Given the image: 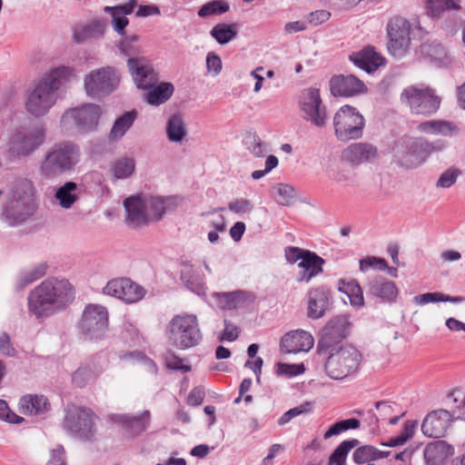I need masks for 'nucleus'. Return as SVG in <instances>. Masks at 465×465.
Segmentation results:
<instances>
[{"label":"nucleus","instance_id":"f257e3e1","mask_svg":"<svg viewBox=\"0 0 465 465\" xmlns=\"http://www.w3.org/2000/svg\"><path fill=\"white\" fill-rule=\"evenodd\" d=\"M75 77L74 70L70 66H58L45 74L30 92L25 107L34 116H43L54 105L58 90Z\"/></svg>","mask_w":465,"mask_h":465},{"label":"nucleus","instance_id":"f03ea898","mask_svg":"<svg viewBox=\"0 0 465 465\" xmlns=\"http://www.w3.org/2000/svg\"><path fill=\"white\" fill-rule=\"evenodd\" d=\"M73 299V286L67 280L47 278L30 292L28 307L39 318L49 315L54 308L64 306Z\"/></svg>","mask_w":465,"mask_h":465},{"label":"nucleus","instance_id":"7ed1b4c3","mask_svg":"<svg viewBox=\"0 0 465 465\" xmlns=\"http://www.w3.org/2000/svg\"><path fill=\"white\" fill-rule=\"evenodd\" d=\"M81 158L80 147L69 141L54 143L45 153L39 172L45 178H54L74 170Z\"/></svg>","mask_w":465,"mask_h":465},{"label":"nucleus","instance_id":"20e7f679","mask_svg":"<svg viewBox=\"0 0 465 465\" xmlns=\"http://www.w3.org/2000/svg\"><path fill=\"white\" fill-rule=\"evenodd\" d=\"M27 185H18L8 194L2 206L1 217L10 227L26 223L36 210V204Z\"/></svg>","mask_w":465,"mask_h":465},{"label":"nucleus","instance_id":"39448f33","mask_svg":"<svg viewBox=\"0 0 465 465\" xmlns=\"http://www.w3.org/2000/svg\"><path fill=\"white\" fill-rule=\"evenodd\" d=\"M134 6L135 1L128 0V2L124 5L104 7V12L112 16V24L114 31L122 36L118 48L121 54L127 57V60H142L145 58L142 55V48L137 44L139 40L138 35H127L124 32V28L129 23L126 15L134 12Z\"/></svg>","mask_w":465,"mask_h":465},{"label":"nucleus","instance_id":"423d86ee","mask_svg":"<svg viewBox=\"0 0 465 465\" xmlns=\"http://www.w3.org/2000/svg\"><path fill=\"white\" fill-rule=\"evenodd\" d=\"M361 361V354L355 347L341 345L331 351L325 362V371L330 378L343 380L358 371Z\"/></svg>","mask_w":465,"mask_h":465},{"label":"nucleus","instance_id":"0eeeda50","mask_svg":"<svg viewBox=\"0 0 465 465\" xmlns=\"http://www.w3.org/2000/svg\"><path fill=\"white\" fill-rule=\"evenodd\" d=\"M169 340L181 350L196 346L202 340L197 317L193 314L174 316L169 323Z\"/></svg>","mask_w":465,"mask_h":465},{"label":"nucleus","instance_id":"6e6552de","mask_svg":"<svg viewBox=\"0 0 465 465\" xmlns=\"http://www.w3.org/2000/svg\"><path fill=\"white\" fill-rule=\"evenodd\" d=\"M94 412L87 408L68 406L63 421V428L73 437L84 441H93L96 432Z\"/></svg>","mask_w":465,"mask_h":465},{"label":"nucleus","instance_id":"1a4fd4ad","mask_svg":"<svg viewBox=\"0 0 465 465\" xmlns=\"http://www.w3.org/2000/svg\"><path fill=\"white\" fill-rule=\"evenodd\" d=\"M364 126L363 115L349 104L341 106L334 114V133L339 141L348 142L361 138Z\"/></svg>","mask_w":465,"mask_h":465},{"label":"nucleus","instance_id":"9d476101","mask_svg":"<svg viewBox=\"0 0 465 465\" xmlns=\"http://www.w3.org/2000/svg\"><path fill=\"white\" fill-rule=\"evenodd\" d=\"M401 100L408 105L412 114L431 115L440 108L441 99L430 87L409 86L401 94Z\"/></svg>","mask_w":465,"mask_h":465},{"label":"nucleus","instance_id":"9b49d317","mask_svg":"<svg viewBox=\"0 0 465 465\" xmlns=\"http://www.w3.org/2000/svg\"><path fill=\"white\" fill-rule=\"evenodd\" d=\"M120 74L114 67L105 66L92 70L84 77V89L88 96L101 98L113 93L118 86Z\"/></svg>","mask_w":465,"mask_h":465},{"label":"nucleus","instance_id":"f8f14e48","mask_svg":"<svg viewBox=\"0 0 465 465\" xmlns=\"http://www.w3.org/2000/svg\"><path fill=\"white\" fill-rule=\"evenodd\" d=\"M102 109L94 104H85L66 110L61 118V124L68 128L74 126L80 134L96 130Z\"/></svg>","mask_w":465,"mask_h":465},{"label":"nucleus","instance_id":"ddd939ff","mask_svg":"<svg viewBox=\"0 0 465 465\" xmlns=\"http://www.w3.org/2000/svg\"><path fill=\"white\" fill-rule=\"evenodd\" d=\"M299 107L302 118L317 127H323L327 122L326 107L322 104L320 90L310 87L303 89L299 97Z\"/></svg>","mask_w":465,"mask_h":465},{"label":"nucleus","instance_id":"4468645a","mask_svg":"<svg viewBox=\"0 0 465 465\" xmlns=\"http://www.w3.org/2000/svg\"><path fill=\"white\" fill-rule=\"evenodd\" d=\"M351 322L347 316L341 315L331 319L322 329L317 344L319 353L337 350L336 347L348 336Z\"/></svg>","mask_w":465,"mask_h":465},{"label":"nucleus","instance_id":"2eb2a0df","mask_svg":"<svg viewBox=\"0 0 465 465\" xmlns=\"http://www.w3.org/2000/svg\"><path fill=\"white\" fill-rule=\"evenodd\" d=\"M108 327V312L105 307L98 304L85 306L82 319L79 322V330L89 339H99L106 331Z\"/></svg>","mask_w":465,"mask_h":465},{"label":"nucleus","instance_id":"dca6fc26","mask_svg":"<svg viewBox=\"0 0 465 465\" xmlns=\"http://www.w3.org/2000/svg\"><path fill=\"white\" fill-rule=\"evenodd\" d=\"M390 37L388 49L395 57H401L409 48L411 38V24L402 16L392 17L387 25Z\"/></svg>","mask_w":465,"mask_h":465},{"label":"nucleus","instance_id":"f3484780","mask_svg":"<svg viewBox=\"0 0 465 465\" xmlns=\"http://www.w3.org/2000/svg\"><path fill=\"white\" fill-rule=\"evenodd\" d=\"M45 139V130L41 124L17 131L12 137V150L18 155L27 156L39 148Z\"/></svg>","mask_w":465,"mask_h":465},{"label":"nucleus","instance_id":"a211bd4d","mask_svg":"<svg viewBox=\"0 0 465 465\" xmlns=\"http://www.w3.org/2000/svg\"><path fill=\"white\" fill-rule=\"evenodd\" d=\"M456 413L440 409L430 412L423 420L421 430L429 438L444 437Z\"/></svg>","mask_w":465,"mask_h":465},{"label":"nucleus","instance_id":"6ab92c4d","mask_svg":"<svg viewBox=\"0 0 465 465\" xmlns=\"http://www.w3.org/2000/svg\"><path fill=\"white\" fill-rule=\"evenodd\" d=\"M433 146L422 140H410L404 150H397L396 156L406 168H416L426 159Z\"/></svg>","mask_w":465,"mask_h":465},{"label":"nucleus","instance_id":"aec40b11","mask_svg":"<svg viewBox=\"0 0 465 465\" xmlns=\"http://www.w3.org/2000/svg\"><path fill=\"white\" fill-rule=\"evenodd\" d=\"M330 90L334 96L351 97L365 93L367 87L353 74H339L331 78Z\"/></svg>","mask_w":465,"mask_h":465},{"label":"nucleus","instance_id":"412c9836","mask_svg":"<svg viewBox=\"0 0 465 465\" xmlns=\"http://www.w3.org/2000/svg\"><path fill=\"white\" fill-rule=\"evenodd\" d=\"M127 67L137 88L147 90L156 84L157 74L146 58L128 59Z\"/></svg>","mask_w":465,"mask_h":465},{"label":"nucleus","instance_id":"4be33fe9","mask_svg":"<svg viewBox=\"0 0 465 465\" xmlns=\"http://www.w3.org/2000/svg\"><path fill=\"white\" fill-rule=\"evenodd\" d=\"M367 295L376 298L381 302L391 303L395 301L398 289L393 282L381 275H376L368 281Z\"/></svg>","mask_w":465,"mask_h":465},{"label":"nucleus","instance_id":"5701e85b","mask_svg":"<svg viewBox=\"0 0 465 465\" xmlns=\"http://www.w3.org/2000/svg\"><path fill=\"white\" fill-rule=\"evenodd\" d=\"M314 344L312 335L302 330H296L286 333L281 341L282 350L287 353L309 351Z\"/></svg>","mask_w":465,"mask_h":465},{"label":"nucleus","instance_id":"b1692460","mask_svg":"<svg viewBox=\"0 0 465 465\" xmlns=\"http://www.w3.org/2000/svg\"><path fill=\"white\" fill-rule=\"evenodd\" d=\"M150 417V411H144L138 416L130 414H112L109 419L111 421L121 425L131 435L138 436L148 428Z\"/></svg>","mask_w":465,"mask_h":465},{"label":"nucleus","instance_id":"393cba45","mask_svg":"<svg viewBox=\"0 0 465 465\" xmlns=\"http://www.w3.org/2000/svg\"><path fill=\"white\" fill-rule=\"evenodd\" d=\"M378 156L377 148L368 143H352L342 152V158L355 165L365 162H373Z\"/></svg>","mask_w":465,"mask_h":465},{"label":"nucleus","instance_id":"a878e982","mask_svg":"<svg viewBox=\"0 0 465 465\" xmlns=\"http://www.w3.org/2000/svg\"><path fill=\"white\" fill-rule=\"evenodd\" d=\"M107 26L105 19H94L84 25H79L74 29V40L77 44H83L87 41L98 40L104 37Z\"/></svg>","mask_w":465,"mask_h":465},{"label":"nucleus","instance_id":"bb28decb","mask_svg":"<svg viewBox=\"0 0 465 465\" xmlns=\"http://www.w3.org/2000/svg\"><path fill=\"white\" fill-rule=\"evenodd\" d=\"M350 59L357 67L369 74L385 64V58L370 46L352 54L350 55Z\"/></svg>","mask_w":465,"mask_h":465},{"label":"nucleus","instance_id":"cd10ccee","mask_svg":"<svg viewBox=\"0 0 465 465\" xmlns=\"http://www.w3.org/2000/svg\"><path fill=\"white\" fill-rule=\"evenodd\" d=\"M128 224L138 226L147 223L144 201L139 196H130L124 201Z\"/></svg>","mask_w":465,"mask_h":465},{"label":"nucleus","instance_id":"c85d7f7f","mask_svg":"<svg viewBox=\"0 0 465 465\" xmlns=\"http://www.w3.org/2000/svg\"><path fill=\"white\" fill-rule=\"evenodd\" d=\"M324 262L325 261L318 254L307 251L302 261L298 263L299 268H301L298 281L309 282L312 277L322 272Z\"/></svg>","mask_w":465,"mask_h":465},{"label":"nucleus","instance_id":"c756f323","mask_svg":"<svg viewBox=\"0 0 465 465\" xmlns=\"http://www.w3.org/2000/svg\"><path fill=\"white\" fill-rule=\"evenodd\" d=\"M453 452L451 445L444 440H437L427 445L423 456L427 465H440Z\"/></svg>","mask_w":465,"mask_h":465},{"label":"nucleus","instance_id":"7c9ffc66","mask_svg":"<svg viewBox=\"0 0 465 465\" xmlns=\"http://www.w3.org/2000/svg\"><path fill=\"white\" fill-rule=\"evenodd\" d=\"M330 303V295L322 288L312 290L309 292L308 316L312 319H320L325 314Z\"/></svg>","mask_w":465,"mask_h":465},{"label":"nucleus","instance_id":"2f4dec72","mask_svg":"<svg viewBox=\"0 0 465 465\" xmlns=\"http://www.w3.org/2000/svg\"><path fill=\"white\" fill-rule=\"evenodd\" d=\"M180 279L184 286L191 292L201 295L204 293L203 279L189 262H182Z\"/></svg>","mask_w":465,"mask_h":465},{"label":"nucleus","instance_id":"473e14b6","mask_svg":"<svg viewBox=\"0 0 465 465\" xmlns=\"http://www.w3.org/2000/svg\"><path fill=\"white\" fill-rule=\"evenodd\" d=\"M418 130L427 134L443 136L457 134L460 131L459 127L454 123L445 120H430L420 123L418 125Z\"/></svg>","mask_w":465,"mask_h":465},{"label":"nucleus","instance_id":"72a5a7b5","mask_svg":"<svg viewBox=\"0 0 465 465\" xmlns=\"http://www.w3.org/2000/svg\"><path fill=\"white\" fill-rule=\"evenodd\" d=\"M55 199L60 206L69 209L79 198L78 185L74 182H66L61 185L55 192Z\"/></svg>","mask_w":465,"mask_h":465},{"label":"nucleus","instance_id":"f704fd0d","mask_svg":"<svg viewBox=\"0 0 465 465\" xmlns=\"http://www.w3.org/2000/svg\"><path fill=\"white\" fill-rule=\"evenodd\" d=\"M145 101L151 105H160L171 98L174 87L171 83H161L148 89Z\"/></svg>","mask_w":465,"mask_h":465},{"label":"nucleus","instance_id":"c9c22d12","mask_svg":"<svg viewBox=\"0 0 465 465\" xmlns=\"http://www.w3.org/2000/svg\"><path fill=\"white\" fill-rule=\"evenodd\" d=\"M216 301L220 307L226 310H232L243 306L249 298L245 291H235L232 292H220L215 294Z\"/></svg>","mask_w":465,"mask_h":465},{"label":"nucleus","instance_id":"e433bc0d","mask_svg":"<svg viewBox=\"0 0 465 465\" xmlns=\"http://www.w3.org/2000/svg\"><path fill=\"white\" fill-rule=\"evenodd\" d=\"M187 134L186 126L181 114L170 116L166 124V136L170 142L181 143Z\"/></svg>","mask_w":465,"mask_h":465},{"label":"nucleus","instance_id":"4c0bfd02","mask_svg":"<svg viewBox=\"0 0 465 465\" xmlns=\"http://www.w3.org/2000/svg\"><path fill=\"white\" fill-rule=\"evenodd\" d=\"M103 367L95 362L80 366L73 374V382L78 387H84L88 381L99 376Z\"/></svg>","mask_w":465,"mask_h":465},{"label":"nucleus","instance_id":"58836bf2","mask_svg":"<svg viewBox=\"0 0 465 465\" xmlns=\"http://www.w3.org/2000/svg\"><path fill=\"white\" fill-rule=\"evenodd\" d=\"M175 199L173 197H149L145 199L144 204L146 212L153 218L159 220L165 213L166 210L174 203Z\"/></svg>","mask_w":465,"mask_h":465},{"label":"nucleus","instance_id":"ea45409f","mask_svg":"<svg viewBox=\"0 0 465 465\" xmlns=\"http://www.w3.org/2000/svg\"><path fill=\"white\" fill-rule=\"evenodd\" d=\"M21 406L25 410V413L30 415H39L45 413L50 404L47 399L43 395H29L21 400Z\"/></svg>","mask_w":465,"mask_h":465},{"label":"nucleus","instance_id":"a19ab883","mask_svg":"<svg viewBox=\"0 0 465 465\" xmlns=\"http://www.w3.org/2000/svg\"><path fill=\"white\" fill-rule=\"evenodd\" d=\"M420 53L422 56L431 62L442 64L447 60V51L445 47L437 42H425L420 46Z\"/></svg>","mask_w":465,"mask_h":465},{"label":"nucleus","instance_id":"79ce46f5","mask_svg":"<svg viewBox=\"0 0 465 465\" xmlns=\"http://www.w3.org/2000/svg\"><path fill=\"white\" fill-rule=\"evenodd\" d=\"M137 113L135 111L126 112L117 118L110 131V138L117 140L122 138L125 133L131 128L135 121Z\"/></svg>","mask_w":465,"mask_h":465},{"label":"nucleus","instance_id":"37998d69","mask_svg":"<svg viewBox=\"0 0 465 465\" xmlns=\"http://www.w3.org/2000/svg\"><path fill=\"white\" fill-rule=\"evenodd\" d=\"M360 444L359 440H343L332 451L329 458V465H345L349 452Z\"/></svg>","mask_w":465,"mask_h":465},{"label":"nucleus","instance_id":"c03bdc74","mask_svg":"<svg viewBox=\"0 0 465 465\" xmlns=\"http://www.w3.org/2000/svg\"><path fill=\"white\" fill-rule=\"evenodd\" d=\"M339 291L349 297L351 305L361 307L364 304L362 290L355 280L348 282L344 280H340Z\"/></svg>","mask_w":465,"mask_h":465},{"label":"nucleus","instance_id":"a18cd8bd","mask_svg":"<svg viewBox=\"0 0 465 465\" xmlns=\"http://www.w3.org/2000/svg\"><path fill=\"white\" fill-rule=\"evenodd\" d=\"M47 269L48 265L46 262H40L30 270L21 273L17 280L16 290L21 291L28 284L45 276L47 272Z\"/></svg>","mask_w":465,"mask_h":465},{"label":"nucleus","instance_id":"49530a36","mask_svg":"<svg viewBox=\"0 0 465 465\" xmlns=\"http://www.w3.org/2000/svg\"><path fill=\"white\" fill-rule=\"evenodd\" d=\"M210 35L217 41L218 44L226 45L236 36L237 25L224 23L218 24L212 28Z\"/></svg>","mask_w":465,"mask_h":465},{"label":"nucleus","instance_id":"de8ad7c7","mask_svg":"<svg viewBox=\"0 0 465 465\" xmlns=\"http://www.w3.org/2000/svg\"><path fill=\"white\" fill-rule=\"evenodd\" d=\"M427 9L432 17H439L445 11L460 10V0H428Z\"/></svg>","mask_w":465,"mask_h":465},{"label":"nucleus","instance_id":"09e8293b","mask_svg":"<svg viewBox=\"0 0 465 465\" xmlns=\"http://www.w3.org/2000/svg\"><path fill=\"white\" fill-rule=\"evenodd\" d=\"M124 290L122 291L121 300L126 303L136 302L143 299L145 294L144 289L130 279L124 278Z\"/></svg>","mask_w":465,"mask_h":465},{"label":"nucleus","instance_id":"8fccbe9b","mask_svg":"<svg viewBox=\"0 0 465 465\" xmlns=\"http://www.w3.org/2000/svg\"><path fill=\"white\" fill-rule=\"evenodd\" d=\"M134 159L126 156L117 159L112 166V172L116 179H126L134 173Z\"/></svg>","mask_w":465,"mask_h":465},{"label":"nucleus","instance_id":"3c124183","mask_svg":"<svg viewBox=\"0 0 465 465\" xmlns=\"http://www.w3.org/2000/svg\"><path fill=\"white\" fill-rule=\"evenodd\" d=\"M361 421L358 419L351 418L348 420H342L333 423L329 430L324 433L323 439L328 440L332 436L341 434L348 430H356L360 428Z\"/></svg>","mask_w":465,"mask_h":465},{"label":"nucleus","instance_id":"603ef678","mask_svg":"<svg viewBox=\"0 0 465 465\" xmlns=\"http://www.w3.org/2000/svg\"><path fill=\"white\" fill-rule=\"evenodd\" d=\"M230 6L223 0H213L204 4L198 11L200 17H207L211 15H219L226 13Z\"/></svg>","mask_w":465,"mask_h":465},{"label":"nucleus","instance_id":"864d4df0","mask_svg":"<svg viewBox=\"0 0 465 465\" xmlns=\"http://www.w3.org/2000/svg\"><path fill=\"white\" fill-rule=\"evenodd\" d=\"M417 425L416 421H406L403 426V430L400 435L390 439L387 442L382 443L384 446L388 447H397L401 446L407 442L409 439H411L414 434V430Z\"/></svg>","mask_w":465,"mask_h":465},{"label":"nucleus","instance_id":"5fc2aeb1","mask_svg":"<svg viewBox=\"0 0 465 465\" xmlns=\"http://www.w3.org/2000/svg\"><path fill=\"white\" fill-rule=\"evenodd\" d=\"M375 447L371 445H364L354 450L352 460L358 465L370 463L371 461H375Z\"/></svg>","mask_w":465,"mask_h":465},{"label":"nucleus","instance_id":"6e6d98bb","mask_svg":"<svg viewBox=\"0 0 465 465\" xmlns=\"http://www.w3.org/2000/svg\"><path fill=\"white\" fill-rule=\"evenodd\" d=\"M312 411V403L311 401H305L302 403L301 405L294 407L292 409H290L286 412H284L280 419L278 420V424L280 426H282L286 423H288L293 418L303 414V413H309Z\"/></svg>","mask_w":465,"mask_h":465},{"label":"nucleus","instance_id":"4d7b16f0","mask_svg":"<svg viewBox=\"0 0 465 465\" xmlns=\"http://www.w3.org/2000/svg\"><path fill=\"white\" fill-rule=\"evenodd\" d=\"M305 371L304 365L301 364H289L279 362L276 365V373L279 376L294 377Z\"/></svg>","mask_w":465,"mask_h":465},{"label":"nucleus","instance_id":"13d9d810","mask_svg":"<svg viewBox=\"0 0 465 465\" xmlns=\"http://www.w3.org/2000/svg\"><path fill=\"white\" fill-rule=\"evenodd\" d=\"M0 420L8 423L19 424L24 418L13 412L5 400H0Z\"/></svg>","mask_w":465,"mask_h":465},{"label":"nucleus","instance_id":"bf43d9fd","mask_svg":"<svg viewBox=\"0 0 465 465\" xmlns=\"http://www.w3.org/2000/svg\"><path fill=\"white\" fill-rule=\"evenodd\" d=\"M228 209L231 212L238 214L249 213L252 211L253 204L250 200L241 198L230 202L228 204Z\"/></svg>","mask_w":465,"mask_h":465},{"label":"nucleus","instance_id":"052dcab7","mask_svg":"<svg viewBox=\"0 0 465 465\" xmlns=\"http://www.w3.org/2000/svg\"><path fill=\"white\" fill-rule=\"evenodd\" d=\"M124 278L114 279L107 282L104 287L103 292L106 295L115 297L121 300L122 291L124 290Z\"/></svg>","mask_w":465,"mask_h":465},{"label":"nucleus","instance_id":"680f3d73","mask_svg":"<svg viewBox=\"0 0 465 465\" xmlns=\"http://www.w3.org/2000/svg\"><path fill=\"white\" fill-rule=\"evenodd\" d=\"M371 267L383 271L386 270L388 264L384 259L378 257H367L360 261V270L361 272H365Z\"/></svg>","mask_w":465,"mask_h":465},{"label":"nucleus","instance_id":"e2e57ef3","mask_svg":"<svg viewBox=\"0 0 465 465\" xmlns=\"http://www.w3.org/2000/svg\"><path fill=\"white\" fill-rule=\"evenodd\" d=\"M277 203L281 205H288L290 200L294 196V189L288 184L280 183L277 186Z\"/></svg>","mask_w":465,"mask_h":465},{"label":"nucleus","instance_id":"0e129e2a","mask_svg":"<svg viewBox=\"0 0 465 465\" xmlns=\"http://www.w3.org/2000/svg\"><path fill=\"white\" fill-rule=\"evenodd\" d=\"M459 174L460 172L458 170L449 169L440 174L436 185L441 188H450L455 183Z\"/></svg>","mask_w":465,"mask_h":465},{"label":"nucleus","instance_id":"69168bd1","mask_svg":"<svg viewBox=\"0 0 465 465\" xmlns=\"http://www.w3.org/2000/svg\"><path fill=\"white\" fill-rule=\"evenodd\" d=\"M46 465H67L65 450L62 445H57L50 450V458Z\"/></svg>","mask_w":465,"mask_h":465},{"label":"nucleus","instance_id":"338daca9","mask_svg":"<svg viewBox=\"0 0 465 465\" xmlns=\"http://www.w3.org/2000/svg\"><path fill=\"white\" fill-rule=\"evenodd\" d=\"M307 251L295 246H288L284 249V255L288 262L295 263L302 261Z\"/></svg>","mask_w":465,"mask_h":465},{"label":"nucleus","instance_id":"774afa93","mask_svg":"<svg viewBox=\"0 0 465 465\" xmlns=\"http://www.w3.org/2000/svg\"><path fill=\"white\" fill-rule=\"evenodd\" d=\"M239 334L240 329L235 324L230 322L227 320H224V330L221 340L233 341L239 337Z\"/></svg>","mask_w":465,"mask_h":465}]
</instances>
